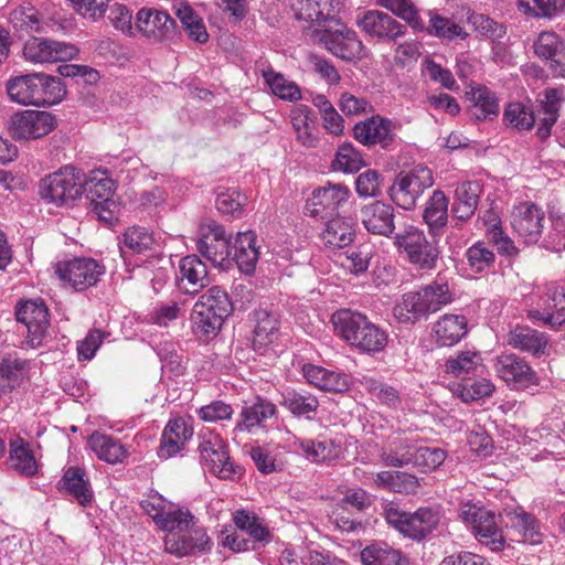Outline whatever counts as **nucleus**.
I'll list each match as a JSON object with an SVG mask.
<instances>
[{
  "label": "nucleus",
  "instance_id": "obj_62",
  "mask_svg": "<svg viewBox=\"0 0 565 565\" xmlns=\"http://www.w3.org/2000/svg\"><path fill=\"white\" fill-rule=\"evenodd\" d=\"M235 525L246 531L254 540L263 542L269 537V530L254 512L247 510H237L233 514Z\"/></svg>",
  "mask_w": 565,
  "mask_h": 565
},
{
  "label": "nucleus",
  "instance_id": "obj_14",
  "mask_svg": "<svg viewBox=\"0 0 565 565\" xmlns=\"http://www.w3.org/2000/svg\"><path fill=\"white\" fill-rule=\"evenodd\" d=\"M172 263L163 255L161 237L143 233V278L150 280L154 292H159L168 282Z\"/></svg>",
  "mask_w": 565,
  "mask_h": 565
},
{
  "label": "nucleus",
  "instance_id": "obj_42",
  "mask_svg": "<svg viewBox=\"0 0 565 565\" xmlns=\"http://www.w3.org/2000/svg\"><path fill=\"white\" fill-rule=\"evenodd\" d=\"M471 529L480 543L491 551H501L504 547L505 540L497 525L494 513L484 510Z\"/></svg>",
  "mask_w": 565,
  "mask_h": 565
},
{
  "label": "nucleus",
  "instance_id": "obj_49",
  "mask_svg": "<svg viewBox=\"0 0 565 565\" xmlns=\"http://www.w3.org/2000/svg\"><path fill=\"white\" fill-rule=\"evenodd\" d=\"M310 109L308 106L298 105L291 110L290 119L296 134V139L305 147L311 148L318 143L315 135V128L309 118Z\"/></svg>",
  "mask_w": 565,
  "mask_h": 565
},
{
  "label": "nucleus",
  "instance_id": "obj_30",
  "mask_svg": "<svg viewBox=\"0 0 565 565\" xmlns=\"http://www.w3.org/2000/svg\"><path fill=\"white\" fill-rule=\"evenodd\" d=\"M257 236L253 231L238 232L231 237L232 256L241 271L250 274L255 270L259 258V247L256 245Z\"/></svg>",
  "mask_w": 565,
  "mask_h": 565
},
{
  "label": "nucleus",
  "instance_id": "obj_12",
  "mask_svg": "<svg viewBox=\"0 0 565 565\" xmlns=\"http://www.w3.org/2000/svg\"><path fill=\"white\" fill-rule=\"evenodd\" d=\"M510 224L513 232L525 244H536L543 233L545 213L541 206L531 201L513 204L510 211Z\"/></svg>",
  "mask_w": 565,
  "mask_h": 565
},
{
  "label": "nucleus",
  "instance_id": "obj_5",
  "mask_svg": "<svg viewBox=\"0 0 565 565\" xmlns=\"http://www.w3.org/2000/svg\"><path fill=\"white\" fill-rule=\"evenodd\" d=\"M433 171L424 166L401 171L390 188V198L399 207L412 210L423 193L433 186Z\"/></svg>",
  "mask_w": 565,
  "mask_h": 565
},
{
  "label": "nucleus",
  "instance_id": "obj_37",
  "mask_svg": "<svg viewBox=\"0 0 565 565\" xmlns=\"http://www.w3.org/2000/svg\"><path fill=\"white\" fill-rule=\"evenodd\" d=\"M481 189L478 182L463 181L455 189L454 215L461 221L469 220L476 212Z\"/></svg>",
  "mask_w": 565,
  "mask_h": 565
},
{
  "label": "nucleus",
  "instance_id": "obj_32",
  "mask_svg": "<svg viewBox=\"0 0 565 565\" xmlns=\"http://www.w3.org/2000/svg\"><path fill=\"white\" fill-rule=\"evenodd\" d=\"M320 238L329 249L344 248L355 238V222L350 217L337 214L326 222Z\"/></svg>",
  "mask_w": 565,
  "mask_h": 565
},
{
  "label": "nucleus",
  "instance_id": "obj_3",
  "mask_svg": "<svg viewBox=\"0 0 565 565\" xmlns=\"http://www.w3.org/2000/svg\"><path fill=\"white\" fill-rule=\"evenodd\" d=\"M232 311L227 292L213 286L200 296L192 311L193 331L199 337H214Z\"/></svg>",
  "mask_w": 565,
  "mask_h": 565
},
{
  "label": "nucleus",
  "instance_id": "obj_51",
  "mask_svg": "<svg viewBox=\"0 0 565 565\" xmlns=\"http://www.w3.org/2000/svg\"><path fill=\"white\" fill-rule=\"evenodd\" d=\"M175 14L180 19L188 35L193 41L205 43L209 39L203 19L194 12L188 3H179L175 6Z\"/></svg>",
  "mask_w": 565,
  "mask_h": 565
},
{
  "label": "nucleus",
  "instance_id": "obj_18",
  "mask_svg": "<svg viewBox=\"0 0 565 565\" xmlns=\"http://www.w3.org/2000/svg\"><path fill=\"white\" fill-rule=\"evenodd\" d=\"M143 513L148 514L167 533L175 529H186L193 519L189 511L174 509L162 495L153 490H150L147 499H143Z\"/></svg>",
  "mask_w": 565,
  "mask_h": 565
},
{
  "label": "nucleus",
  "instance_id": "obj_27",
  "mask_svg": "<svg viewBox=\"0 0 565 565\" xmlns=\"http://www.w3.org/2000/svg\"><path fill=\"white\" fill-rule=\"evenodd\" d=\"M385 459L388 463H392V467L412 465L426 472L438 468L445 461L446 452L437 447L416 444L413 456L408 452L399 455L398 451H395L394 454H388V457H385Z\"/></svg>",
  "mask_w": 565,
  "mask_h": 565
},
{
  "label": "nucleus",
  "instance_id": "obj_8",
  "mask_svg": "<svg viewBox=\"0 0 565 565\" xmlns=\"http://www.w3.org/2000/svg\"><path fill=\"white\" fill-rule=\"evenodd\" d=\"M83 174L72 166H65L40 181V194L43 199L65 204L83 194Z\"/></svg>",
  "mask_w": 565,
  "mask_h": 565
},
{
  "label": "nucleus",
  "instance_id": "obj_23",
  "mask_svg": "<svg viewBox=\"0 0 565 565\" xmlns=\"http://www.w3.org/2000/svg\"><path fill=\"white\" fill-rule=\"evenodd\" d=\"M276 406L260 397H256L250 404H245L237 417L236 424L231 430V438L239 443L242 434H252L257 428L263 427L264 423L275 416Z\"/></svg>",
  "mask_w": 565,
  "mask_h": 565
},
{
  "label": "nucleus",
  "instance_id": "obj_31",
  "mask_svg": "<svg viewBox=\"0 0 565 565\" xmlns=\"http://www.w3.org/2000/svg\"><path fill=\"white\" fill-rule=\"evenodd\" d=\"M354 138L364 146L380 143L386 147L393 139V122L380 115L358 122L353 128Z\"/></svg>",
  "mask_w": 565,
  "mask_h": 565
},
{
  "label": "nucleus",
  "instance_id": "obj_57",
  "mask_svg": "<svg viewBox=\"0 0 565 565\" xmlns=\"http://www.w3.org/2000/svg\"><path fill=\"white\" fill-rule=\"evenodd\" d=\"M467 265L475 274L490 270L495 262V255L484 242H477L466 252Z\"/></svg>",
  "mask_w": 565,
  "mask_h": 565
},
{
  "label": "nucleus",
  "instance_id": "obj_40",
  "mask_svg": "<svg viewBox=\"0 0 565 565\" xmlns=\"http://www.w3.org/2000/svg\"><path fill=\"white\" fill-rule=\"evenodd\" d=\"M448 204V198L441 190H435L426 202L423 217L434 236L447 224Z\"/></svg>",
  "mask_w": 565,
  "mask_h": 565
},
{
  "label": "nucleus",
  "instance_id": "obj_33",
  "mask_svg": "<svg viewBox=\"0 0 565 565\" xmlns=\"http://www.w3.org/2000/svg\"><path fill=\"white\" fill-rule=\"evenodd\" d=\"M60 490L70 494L79 505L89 507L94 501L89 478L85 469L68 467L60 480Z\"/></svg>",
  "mask_w": 565,
  "mask_h": 565
},
{
  "label": "nucleus",
  "instance_id": "obj_29",
  "mask_svg": "<svg viewBox=\"0 0 565 565\" xmlns=\"http://www.w3.org/2000/svg\"><path fill=\"white\" fill-rule=\"evenodd\" d=\"M301 373L310 385L321 391L342 393L350 387V380L345 373L327 369L322 365L303 364Z\"/></svg>",
  "mask_w": 565,
  "mask_h": 565
},
{
  "label": "nucleus",
  "instance_id": "obj_36",
  "mask_svg": "<svg viewBox=\"0 0 565 565\" xmlns=\"http://www.w3.org/2000/svg\"><path fill=\"white\" fill-rule=\"evenodd\" d=\"M360 557L363 565H407L404 553L384 541L366 545Z\"/></svg>",
  "mask_w": 565,
  "mask_h": 565
},
{
  "label": "nucleus",
  "instance_id": "obj_11",
  "mask_svg": "<svg viewBox=\"0 0 565 565\" xmlns=\"http://www.w3.org/2000/svg\"><path fill=\"white\" fill-rule=\"evenodd\" d=\"M198 252L213 265L227 267L231 264V238H227L223 226L216 222L201 224L195 242Z\"/></svg>",
  "mask_w": 565,
  "mask_h": 565
},
{
  "label": "nucleus",
  "instance_id": "obj_6",
  "mask_svg": "<svg viewBox=\"0 0 565 565\" xmlns=\"http://www.w3.org/2000/svg\"><path fill=\"white\" fill-rule=\"evenodd\" d=\"M386 521L404 536L420 541L435 531L440 523V513L437 509L419 508L411 513L388 508Z\"/></svg>",
  "mask_w": 565,
  "mask_h": 565
},
{
  "label": "nucleus",
  "instance_id": "obj_58",
  "mask_svg": "<svg viewBox=\"0 0 565 565\" xmlns=\"http://www.w3.org/2000/svg\"><path fill=\"white\" fill-rule=\"evenodd\" d=\"M143 35L163 39L174 29V20L164 11L148 10L143 19Z\"/></svg>",
  "mask_w": 565,
  "mask_h": 565
},
{
  "label": "nucleus",
  "instance_id": "obj_24",
  "mask_svg": "<svg viewBox=\"0 0 565 565\" xmlns=\"http://www.w3.org/2000/svg\"><path fill=\"white\" fill-rule=\"evenodd\" d=\"M529 317L534 322L562 326L565 322V287H550L545 297L539 300L537 307L529 311Z\"/></svg>",
  "mask_w": 565,
  "mask_h": 565
},
{
  "label": "nucleus",
  "instance_id": "obj_56",
  "mask_svg": "<svg viewBox=\"0 0 565 565\" xmlns=\"http://www.w3.org/2000/svg\"><path fill=\"white\" fill-rule=\"evenodd\" d=\"M375 483L394 492H412L418 487L416 477L399 471H381L375 477Z\"/></svg>",
  "mask_w": 565,
  "mask_h": 565
},
{
  "label": "nucleus",
  "instance_id": "obj_22",
  "mask_svg": "<svg viewBox=\"0 0 565 565\" xmlns=\"http://www.w3.org/2000/svg\"><path fill=\"white\" fill-rule=\"evenodd\" d=\"M494 370L498 376L512 388H530L539 385L536 373L526 361L515 354L498 356Z\"/></svg>",
  "mask_w": 565,
  "mask_h": 565
},
{
  "label": "nucleus",
  "instance_id": "obj_19",
  "mask_svg": "<svg viewBox=\"0 0 565 565\" xmlns=\"http://www.w3.org/2000/svg\"><path fill=\"white\" fill-rule=\"evenodd\" d=\"M290 7L299 21L308 22L307 30L313 38L315 29H324L343 7L342 0H291Z\"/></svg>",
  "mask_w": 565,
  "mask_h": 565
},
{
  "label": "nucleus",
  "instance_id": "obj_2",
  "mask_svg": "<svg viewBox=\"0 0 565 565\" xmlns=\"http://www.w3.org/2000/svg\"><path fill=\"white\" fill-rule=\"evenodd\" d=\"M7 93L11 100L21 105L51 106L63 99L65 88L57 77L29 74L10 79Z\"/></svg>",
  "mask_w": 565,
  "mask_h": 565
},
{
  "label": "nucleus",
  "instance_id": "obj_41",
  "mask_svg": "<svg viewBox=\"0 0 565 565\" xmlns=\"http://www.w3.org/2000/svg\"><path fill=\"white\" fill-rule=\"evenodd\" d=\"M394 317L402 323H415L430 315L419 290L403 295L394 309Z\"/></svg>",
  "mask_w": 565,
  "mask_h": 565
},
{
  "label": "nucleus",
  "instance_id": "obj_1",
  "mask_svg": "<svg viewBox=\"0 0 565 565\" xmlns=\"http://www.w3.org/2000/svg\"><path fill=\"white\" fill-rule=\"evenodd\" d=\"M332 323L348 343L362 352L379 353L387 345V332L360 312L337 311L332 316Z\"/></svg>",
  "mask_w": 565,
  "mask_h": 565
},
{
  "label": "nucleus",
  "instance_id": "obj_10",
  "mask_svg": "<svg viewBox=\"0 0 565 565\" xmlns=\"http://www.w3.org/2000/svg\"><path fill=\"white\" fill-rule=\"evenodd\" d=\"M395 245L403 249L408 260L422 269H433L439 256L436 244L427 241L425 234L409 225L395 235Z\"/></svg>",
  "mask_w": 565,
  "mask_h": 565
},
{
  "label": "nucleus",
  "instance_id": "obj_60",
  "mask_svg": "<svg viewBox=\"0 0 565 565\" xmlns=\"http://www.w3.org/2000/svg\"><path fill=\"white\" fill-rule=\"evenodd\" d=\"M120 255L127 267H139L141 253V230L138 226L128 227L120 242Z\"/></svg>",
  "mask_w": 565,
  "mask_h": 565
},
{
  "label": "nucleus",
  "instance_id": "obj_54",
  "mask_svg": "<svg viewBox=\"0 0 565 565\" xmlns=\"http://www.w3.org/2000/svg\"><path fill=\"white\" fill-rule=\"evenodd\" d=\"M375 3L406 21L413 29H425V24L412 0H375Z\"/></svg>",
  "mask_w": 565,
  "mask_h": 565
},
{
  "label": "nucleus",
  "instance_id": "obj_15",
  "mask_svg": "<svg viewBox=\"0 0 565 565\" xmlns=\"http://www.w3.org/2000/svg\"><path fill=\"white\" fill-rule=\"evenodd\" d=\"M350 190L340 183H328L312 191L305 204V214L317 220L334 217L349 199Z\"/></svg>",
  "mask_w": 565,
  "mask_h": 565
},
{
  "label": "nucleus",
  "instance_id": "obj_48",
  "mask_svg": "<svg viewBox=\"0 0 565 565\" xmlns=\"http://www.w3.org/2000/svg\"><path fill=\"white\" fill-rule=\"evenodd\" d=\"M262 76L270 92L278 98L287 102H296L301 98L298 85L271 67L263 68Z\"/></svg>",
  "mask_w": 565,
  "mask_h": 565
},
{
  "label": "nucleus",
  "instance_id": "obj_16",
  "mask_svg": "<svg viewBox=\"0 0 565 565\" xmlns=\"http://www.w3.org/2000/svg\"><path fill=\"white\" fill-rule=\"evenodd\" d=\"M210 547L211 542L206 531L196 524L194 518L186 529L171 530L164 536L166 551L179 557L203 553Z\"/></svg>",
  "mask_w": 565,
  "mask_h": 565
},
{
  "label": "nucleus",
  "instance_id": "obj_9",
  "mask_svg": "<svg viewBox=\"0 0 565 565\" xmlns=\"http://www.w3.org/2000/svg\"><path fill=\"white\" fill-rule=\"evenodd\" d=\"M83 193L89 201L93 212L100 221L111 223L117 209L113 196L115 193V183L102 171H93L88 175L83 174Z\"/></svg>",
  "mask_w": 565,
  "mask_h": 565
},
{
  "label": "nucleus",
  "instance_id": "obj_43",
  "mask_svg": "<svg viewBox=\"0 0 565 565\" xmlns=\"http://www.w3.org/2000/svg\"><path fill=\"white\" fill-rule=\"evenodd\" d=\"M481 354L471 349L458 351L455 355L448 358L445 363L446 373L462 377L479 372L483 367Z\"/></svg>",
  "mask_w": 565,
  "mask_h": 565
},
{
  "label": "nucleus",
  "instance_id": "obj_17",
  "mask_svg": "<svg viewBox=\"0 0 565 565\" xmlns=\"http://www.w3.org/2000/svg\"><path fill=\"white\" fill-rule=\"evenodd\" d=\"M105 268L93 258H75L56 265L58 278L76 291L85 290L99 280Z\"/></svg>",
  "mask_w": 565,
  "mask_h": 565
},
{
  "label": "nucleus",
  "instance_id": "obj_59",
  "mask_svg": "<svg viewBox=\"0 0 565 565\" xmlns=\"http://www.w3.org/2000/svg\"><path fill=\"white\" fill-rule=\"evenodd\" d=\"M565 8V0H519L518 9L533 18H552Z\"/></svg>",
  "mask_w": 565,
  "mask_h": 565
},
{
  "label": "nucleus",
  "instance_id": "obj_53",
  "mask_svg": "<svg viewBox=\"0 0 565 565\" xmlns=\"http://www.w3.org/2000/svg\"><path fill=\"white\" fill-rule=\"evenodd\" d=\"M511 526L516 530L523 542L539 544L542 542L543 534L537 520L523 510H515L510 514Z\"/></svg>",
  "mask_w": 565,
  "mask_h": 565
},
{
  "label": "nucleus",
  "instance_id": "obj_35",
  "mask_svg": "<svg viewBox=\"0 0 565 565\" xmlns=\"http://www.w3.org/2000/svg\"><path fill=\"white\" fill-rule=\"evenodd\" d=\"M436 342L441 347H452L468 333V320L463 315L441 316L433 328Z\"/></svg>",
  "mask_w": 565,
  "mask_h": 565
},
{
  "label": "nucleus",
  "instance_id": "obj_50",
  "mask_svg": "<svg viewBox=\"0 0 565 565\" xmlns=\"http://www.w3.org/2000/svg\"><path fill=\"white\" fill-rule=\"evenodd\" d=\"M429 25L427 31L429 34L441 40L454 41L456 39L465 40L468 33L462 25L454 20L440 15L437 11H429Z\"/></svg>",
  "mask_w": 565,
  "mask_h": 565
},
{
  "label": "nucleus",
  "instance_id": "obj_38",
  "mask_svg": "<svg viewBox=\"0 0 565 565\" xmlns=\"http://www.w3.org/2000/svg\"><path fill=\"white\" fill-rule=\"evenodd\" d=\"M565 102V90L563 88H546L541 100L543 117L540 118L537 135L541 139L550 136L552 127L558 119V111Z\"/></svg>",
  "mask_w": 565,
  "mask_h": 565
},
{
  "label": "nucleus",
  "instance_id": "obj_34",
  "mask_svg": "<svg viewBox=\"0 0 565 565\" xmlns=\"http://www.w3.org/2000/svg\"><path fill=\"white\" fill-rule=\"evenodd\" d=\"M193 428L186 424L184 418H174L167 424L158 450L160 458L168 459L181 451L191 439Z\"/></svg>",
  "mask_w": 565,
  "mask_h": 565
},
{
  "label": "nucleus",
  "instance_id": "obj_20",
  "mask_svg": "<svg viewBox=\"0 0 565 565\" xmlns=\"http://www.w3.org/2000/svg\"><path fill=\"white\" fill-rule=\"evenodd\" d=\"M18 322L26 329V342L31 348H38L49 328V310L43 301L28 300L15 311Z\"/></svg>",
  "mask_w": 565,
  "mask_h": 565
},
{
  "label": "nucleus",
  "instance_id": "obj_61",
  "mask_svg": "<svg viewBox=\"0 0 565 565\" xmlns=\"http://www.w3.org/2000/svg\"><path fill=\"white\" fill-rule=\"evenodd\" d=\"M359 383L365 392L388 407L397 408L399 406L401 399L398 393L392 386L365 375L359 380Z\"/></svg>",
  "mask_w": 565,
  "mask_h": 565
},
{
  "label": "nucleus",
  "instance_id": "obj_13",
  "mask_svg": "<svg viewBox=\"0 0 565 565\" xmlns=\"http://www.w3.org/2000/svg\"><path fill=\"white\" fill-rule=\"evenodd\" d=\"M56 126L55 117L44 110H20L8 122L11 137L15 140L39 139L49 135Z\"/></svg>",
  "mask_w": 565,
  "mask_h": 565
},
{
  "label": "nucleus",
  "instance_id": "obj_52",
  "mask_svg": "<svg viewBox=\"0 0 565 565\" xmlns=\"http://www.w3.org/2000/svg\"><path fill=\"white\" fill-rule=\"evenodd\" d=\"M472 100L471 114L476 119L486 120L499 114L498 99L489 88L483 86L473 88Z\"/></svg>",
  "mask_w": 565,
  "mask_h": 565
},
{
  "label": "nucleus",
  "instance_id": "obj_4",
  "mask_svg": "<svg viewBox=\"0 0 565 565\" xmlns=\"http://www.w3.org/2000/svg\"><path fill=\"white\" fill-rule=\"evenodd\" d=\"M199 459L204 470L220 479H232L241 472L230 457L226 441L212 429H204L199 434Z\"/></svg>",
  "mask_w": 565,
  "mask_h": 565
},
{
  "label": "nucleus",
  "instance_id": "obj_55",
  "mask_svg": "<svg viewBox=\"0 0 565 565\" xmlns=\"http://www.w3.org/2000/svg\"><path fill=\"white\" fill-rule=\"evenodd\" d=\"M419 291L430 313L438 311L443 306L451 301L448 281L444 278H437Z\"/></svg>",
  "mask_w": 565,
  "mask_h": 565
},
{
  "label": "nucleus",
  "instance_id": "obj_28",
  "mask_svg": "<svg viewBox=\"0 0 565 565\" xmlns=\"http://www.w3.org/2000/svg\"><path fill=\"white\" fill-rule=\"evenodd\" d=\"M177 281L183 292L198 294L210 284L206 265L196 255L181 258Z\"/></svg>",
  "mask_w": 565,
  "mask_h": 565
},
{
  "label": "nucleus",
  "instance_id": "obj_45",
  "mask_svg": "<svg viewBox=\"0 0 565 565\" xmlns=\"http://www.w3.org/2000/svg\"><path fill=\"white\" fill-rule=\"evenodd\" d=\"M89 445L97 457L108 463L120 462L127 456V450L117 438L98 431L90 435Z\"/></svg>",
  "mask_w": 565,
  "mask_h": 565
},
{
  "label": "nucleus",
  "instance_id": "obj_21",
  "mask_svg": "<svg viewBox=\"0 0 565 565\" xmlns=\"http://www.w3.org/2000/svg\"><path fill=\"white\" fill-rule=\"evenodd\" d=\"M78 54V49L70 43L43 38H32L23 47V55L33 63H56L72 60Z\"/></svg>",
  "mask_w": 565,
  "mask_h": 565
},
{
  "label": "nucleus",
  "instance_id": "obj_39",
  "mask_svg": "<svg viewBox=\"0 0 565 565\" xmlns=\"http://www.w3.org/2000/svg\"><path fill=\"white\" fill-rule=\"evenodd\" d=\"M254 347L266 348L278 339L280 320L277 312L260 308L255 311Z\"/></svg>",
  "mask_w": 565,
  "mask_h": 565
},
{
  "label": "nucleus",
  "instance_id": "obj_46",
  "mask_svg": "<svg viewBox=\"0 0 565 565\" xmlns=\"http://www.w3.org/2000/svg\"><path fill=\"white\" fill-rule=\"evenodd\" d=\"M9 467L24 477H33L38 473L39 463L29 444L23 440L11 443Z\"/></svg>",
  "mask_w": 565,
  "mask_h": 565
},
{
  "label": "nucleus",
  "instance_id": "obj_44",
  "mask_svg": "<svg viewBox=\"0 0 565 565\" xmlns=\"http://www.w3.org/2000/svg\"><path fill=\"white\" fill-rule=\"evenodd\" d=\"M507 342L514 349L539 355L545 352L547 345L546 337L533 329L518 327L508 335Z\"/></svg>",
  "mask_w": 565,
  "mask_h": 565
},
{
  "label": "nucleus",
  "instance_id": "obj_26",
  "mask_svg": "<svg viewBox=\"0 0 565 565\" xmlns=\"http://www.w3.org/2000/svg\"><path fill=\"white\" fill-rule=\"evenodd\" d=\"M394 207L382 201L364 205L360 213L361 223L369 233L386 237L394 233Z\"/></svg>",
  "mask_w": 565,
  "mask_h": 565
},
{
  "label": "nucleus",
  "instance_id": "obj_25",
  "mask_svg": "<svg viewBox=\"0 0 565 565\" xmlns=\"http://www.w3.org/2000/svg\"><path fill=\"white\" fill-rule=\"evenodd\" d=\"M356 25L367 35L392 41L403 35L404 28L394 18L379 10H367L358 17Z\"/></svg>",
  "mask_w": 565,
  "mask_h": 565
},
{
  "label": "nucleus",
  "instance_id": "obj_47",
  "mask_svg": "<svg viewBox=\"0 0 565 565\" xmlns=\"http://www.w3.org/2000/svg\"><path fill=\"white\" fill-rule=\"evenodd\" d=\"M281 404L295 416L307 419H312L319 407L315 395L295 390H287L281 394Z\"/></svg>",
  "mask_w": 565,
  "mask_h": 565
},
{
  "label": "nucleus",
  "instance_id": "obj_64",
  "mask_svg": "<svg viewBox=\"0 0 565 565\" xmlns=\"http://www.w3.org/2000/svg\"><path fill=\"white\" fill-rule=\"evenodd\" d=\"M564 46L563 40L552 31L541 32L533 44L536 56L550 61V64Z\"/></svg>",
  "mask_w": 565,
  "mask_h": 565
},
{
  "label": "nucleus",
  "instance_id": "obj_63",
  "mask_svg": "<svg viewBox=\"0 0 565 565\" xmlns=\"http://www.w3.org/2000/svg\"><path fill=\"white\" fill-rule=\"evenodd\" d=\"M505 125L518 130H529L534 126L535 117L531 107L522 103H510L503 114Z\"/></svg>",
  "mask_w": 565,
  "mask_h": 565
},
{
  "label": "nucleus",
  "instance_id": "obj_7",
  "mask_svg": "<svg viewBox=\"0 0 565 565\" xmlns=\"http://www.w3.org/2000/svg\"><path fill=\"white\" fill-rule=\"evenodd\" d=\"M331 23L334 28L329 25L324 29H315L313 39L337 57L345 61L361 60L365 55L364 46L355 31L335 19Z\"/></svg>",
  "mask_w": 565,
  "mask_h": 565
}]
</instances>
